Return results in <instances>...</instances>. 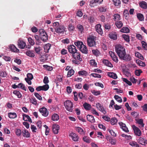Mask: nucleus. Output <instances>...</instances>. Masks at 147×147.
Listing matches in <instances>:
<instances>
[{
	"mask_svg": "<svg viewBox=\"0 0 147 147\" xmlns=\"http://www.w3.org/2000/svg\"><path fill=\"white\" fill-rule=\"evenodd\" d=\"M120 59L122 60H123L125 61H130L131 59V56L128 54H126V52L125 54L121 57Z\"/></svg>",
	"mask_w": 147,
	"mask_h": 147,
	"instance_id": "obj_12",
	"label": "nucleus"
},
{
	"mask_svg": "<svg viewBox=\"0 0 147 147\" xmlns=\"http://www.w3.org/2000/svg\"><path fill=\"white\" fill-rule=\"evenodd\" d=\"M67 47L68 51L70 53L73 54L78 51L76 47L73 45H69Z\"/></svg>",
	"mask_w": 147,
	"mask_h": 147,
	"instance_id": "obj_9",
	"label": "nucleus"
},
{
	"mask_svg": "<svg viewBox=\"0 0 147 147\" xmlns=\"http://www.w3.org/2000/svg\"><path fill=\"white\" fill-rule=\"evenodd\" d=\"M115 25L117 27L119 28H121L123 26V24L122 22L120 21H118L115 22Z\"/></svg>",
	"mask_w": 147,
	"mask_h": 147,
	"instance_id": "obj_37",
	"label": "nucleus"
},
{
	"mask_svg": "<svg viewBox=\"0 0 147 147\" xmlns=\"http://www.w3.org/2000/svg\"><path fill=\"white\" fill-rule=\"evenodd\" d=\"M109 54L112 60L116 63H117L118 61V59L117 57L115 55V53L111 51H110L109 52Z\"/></svg>",
	"mask_w": 147,
	"mask_h": 147,
	"instance_id": "obj_10",
	"label": "nucleus"
},
{
	"mask_svg": "<svg viewBox=\"0 0 147 147\" xmlns=\"http://www.w3.org/2000/svg\"><path fill=\"white\" fill-rule=\"evenodd\" d=\"M83 140L87 143H90V140L89 138L86 136H84L83 138Z\"/></svg>",
	"mask_w": 147,
	"mask_h": 147,
	"instance_id": "obj_60",
	"label": "nucleus"
},
{
	"mask_svg": "<svg viewBox=\"0 0 147 147\" xmlns=\"http://www.w3.org/2000/svg\"><path fill=\"white\" fill-rule=\"evenodd\" d=\"M142 72V71L140 69H137L135 71V75L138 76H140V74Z\"/></svg>",
	"mask_w": 147,
	"mask_h": 147,
	"instance_id": "obj_62",
	"label": "nucleus"
},
{
	"mask_svg": "<svg viewBox=\"0 0 147 147\" xmlns=\"http://www.w3.org/2000/svg\"><path fill=\"white\" fill-rule=\"evenodd\" d=\"M98 11L100 12H104L106 11L107 8L106 6H101L98 8Z\"/></svg>",
	"mask_w": 147,
	"mask_h": 147,
	"instance_id": "obj_43",
	"label": "nucleus"
},
{
	"mask_svg": "<svg viewBox=\"0 0 147 147\" xmlns=\"http://www.w3.org/2000/svg\"><path fill=\"white\" fill-rule=\"evenodd\" d=\"M39 34L41 40L43 42H47L48 40V36L46 32L42 29H41L39 30Z\"/></svg>",
	"mask_w": 147,
	"mask_h": 147,
	"instance_id": "obj_5",
	"label": "nucleus"
},
{
	"mask_svg": "<svg viewBox=\"0 0 147 147\" xmlns=\"http://www.w3.org/2000/svg\"><path fill=\"white\" fill-rule=\"evenodd\" d=\"M136 63L139 66L142 67H144L146 66L144 62H142L139 59L136 60Z\"/></svg>",
	"mask_w": 147,
	"mask_h": 147,
	"instance_id": "obj_39",
	"label": "nucleus"
},
{
	"mask_svg": "<svg viewBox=\"0 0 147 147\" xmlns=\"http://www.w3.org/2000/svg\"><path fill=\"white\" fill-rule=\"evenodd\" d=\"M18 88H20L25 91L26 90V88L24 85L22 83H20L18 84Z\"/></svg>",
	"mask_w": 147,
	"mask_h": 147,
	"instance_id": "obj_51",
	"label": "nucleus"
},
{
	"mask_svg": "<svg viewBox=\"0 0 147 147\" xmlns=\"http://www.w3.org/2000/svg\"><path fill=\"white\" fill-rule=\"evenodd\" d=\"M35 40L36 44V45L38 44L39 43L41 42L40 38V36L37 35H35L33 36Z\"/></svg>",
	"mask_w": 147,
	"mask_h": 147,
	"instance_id": "obj_30",
	"label": "nucleus"
},
{
	"mask_svg": "<svg viewBox=\"0 0 147 147\" xmlns=\"http://www.w3.org/2000/svg\"><path fill=\"white\" fill-rule=\"evenodd\" d=\"M74 26L71 24H69L68 25V30L70 31H73L74 29Z\"/></svg>",
	"mask_w": 147,
	"mask_h": 147,
	"instance_id": "obj_61",
	"label": "nucleus"
},
{
	"mask_svg": "<svg viewBox=\"0 0 147 147\" xmlns=\"http://www.w3.org/2000/svg\"><path fill=\"white\" fill-rule=\"evenodd\" d=\"M103 63L105 65L111 67H113L112 64L108 60L103 59L102 61Z\"/></svg>",
	"mask_w": 147,
	"mask_h": 147,
	"instance_id": "obj_24",
	"label": "nucleus"
},
{
	"mask_svg": "<svg viewBox=\"0 0 147 147\" xmlns=\"http://www.w3.org/2000/svg\"><path fill=\"white\" fill-rule=\"evenodd\" d=\"M109 36L110 38L114 40H116L117 38V34L116 32H111L109 34Z\"/></svg>",
	"mask_w": 147,
	"mask_h": 147,
	"instance_id": "obj_20",
	"label": "nucleus"
},
{
	"mask_svg": "<svg viewBox=\"0 0 147 147\" xmlns=\"http://www.w3.org/2000/svg\"><path fill=\"white\" fill-rule=\"evenodd\" d=\"M138 142L139 144L142 145H144L145 144H147V141L146 140H145L142 138H140L138 139Z\"/></svg>",
	"mask_w": 147,
	"mask_h": 147,
	"instance_id": "obj_25",
	"label": "nucleus"
},
{
	"mask_svg": "<svg viewBox=\"0 0 147 147\" xmlns=\"http://www.w3.org/2000/svg\"><path fill=\"white\" fill-rule=\"evenodd\" d=\"M13 94L16 95L19 98H21L22 97V95L20 93L18 90L14 91L13 92Z\"/></svg>",
	"mask_w": 147,
	"mask_h": 147,
	"instance_id": "obj_49",
	"label": "nucleus"
},
{
	"mask_svg": "<svg viewBox=\"0 0 147 147\" xmlns=\"http://www.w3.org/2000/svg\"><path fill=\"white\" fill-rule=\"evenodd\" d=\"M130 145L133 147H140L138 144L135 141H132L129 143Z\"/></svg>",
	"mask_w": 147,
	"mask_h": 147,
	"instance_id": "obj_48",
	"label": "nucleus"
},
{
	"mask_svg": "<svg viewBox=\"0 0 147 147\" xmlns=\"http://www.w3.org/2000/svg\"><path fill=\"white\" fill-rule=\"evenodd\" d=\"M74 73V71L73 69H70L69 70L67 73V77H71L73 75Z\"/></svg>",
	"mask_w": 147,
	"mask_h": 147,
	"instance_id": "obj_44",
	"label": "nucleus"
},
{
	"mask_svg": "<svg viewBox=\"0 0 147 147\" xmlns=\"http://www.w3.org/2000/svg\"><path fill=\"white\" fill-rule=\"evenodd\" d=\"M52 127L53 133L55 134H57L59 129V125L56 124H54L53 125Z\"/></svg>",
	"mask_w": 147,
	"mask_h": 147,
	"instance_id": "obj_14",
	"label": "nucleus"
},
{
	"mask_svg": "<svg viewBox=\"0 0 147 147\" xmlns=\"http://www.w3.org/2000/svg\"><path fill=\"white\" fill-rule=\"evenodd\" d=\"M96 37L94 36H90L87 39L88 45L90 47H93L95 46L96 42L95 39Z\"/></svg>",
	"mask_w": 147,
	"mask_h": 147,
	"instance_id": "obj_4",
	"label": "nucleus"
},
{
	"mask_svg": "<svg viewBox=\"0 0 147 147\" xmlns=\"http://www.w3.org/2000/svg\"><path fill=\"white\" fill-rule=\"evenodd\" d=\"M52 120L53 121H57L59 119V117L58 115L56 113H54L53 114L52 116Z\"/></svg>",
	"mask_w": 147,
	"mask_h": 147,
	"instance_id": "obj_35",
	"label": "nucleus"
},
{
	"mask_svg": "<svg viewBox=\"0 0 147 147\" xmlns=\"http://www.w3.org/2000/svg\"><path fill=\"white\" fill-rule=\"evenodd\" d=\"M76 130L78 131L80 134H83L84 132L83 129L80 127H75Z\"/></svg>",
	"mask_w": 147,
	"mask_h": 147,
	"instance_id": "obj_36",
	"label": "nucleus"
},
{
	"mask_svg": "<svg viewBox=\"0 0 147 147\" xmlns=\"http://www.w3.org/2000/svg\"><path fill=\"white\" fill-rule=\"evenodd\" d=\"M117 120L115 117L112 118L111 120V125H113L117 123Z\"/></svg>",
	"mask_w": 147,
	"mask_h": 147,
	"instance_id": "obj_42",
	"label": "nucleus"
},
{
	"mask_svg": "<svg viewBox=\"0 0 147 147\" xmlns=\"http://www.w3.org/2000/svg\"><path fill=\"white\" fill-rule=\"evenodd\" d=\"M22 135L25 137L29 138L30 136V134L28 131L25 129L22 131Z\"/></svg>",
	"mask_w": 147,
	"mask_h": 147,
	"instance_id": "obj_28",
	"label": "nucleus"
},
{
	"mask_svg": "<svg viewBox=\"0 0 147 147\" xmlns=\"http://www.w3.org/2000/svg\"><path fill=\"white\" fill-rule=\"evenodd\" d=\"M129 29L127 27H123L120 30L121 32L125 33L129 32Z\"/></svg>",
	"mask_w": 147,
	"mask_h": 147,
	"instance_id": "obj_40",
	"label": "nucleus"
},
{
	"mask_svg": "<svg viewBox=\"0 0 147 147\" xmlns=\"http://www.w3.org/2000/svg\"><path fill=\"white\" fill-rule=\"evenodd\" d=\"M142 46V47L144 49L147 50V44L144 41H142L141 42Z\"/></svg>",
	"mask_w": 147,
	"mask_h": 147,
	"instance_id": "obj_57",
	"label": "nucleus"
},
{
	"mask_svg": "<svg viewBox=\"0 0 147 147\" xmlns=\"http://www.w3.org/2000/svg\"><path fill=\"white\" fill-rule=\"evenodd\" d=\"M8 116L10 118L13 119L17 117V114L15 113H10L8 114Z\"/></svg>",
	"mask_w": 147,
	"mask_h": 147,
	"instance_id": "obj_38",
	"label": "nucleus"
},
{
	"mask_svg": "<svg viewBox=\"0 0 147 147\" xmlns=\"http://www.w3.org/2000/svg\"><path fill=\"white\" fill-rule=\"evenodd\" d=\"M79 74L80 75L86 76L88 74V73L86 71L83 70L82 71H80L78 72Z\"/></svg>",
	"mask_w": 147,
	"mask_h": 147,
	"instance_id": "obj_58",
	"label": "nucleus"
},
{
	"mask_svg": "<svg viewBox=\"0 0 147 147\" xmlns=\"http://www.w3.org/2000/svg\"><path fill=\"white\" fill-rule=\"evenodd\" d=\"M140 6L142 8L146 9L147 8V3L145 1H142L139 4Z\"/></svg>",
	"mask_w": 147,
	"mask_h": 147,
	"instance_id": "obj_33",
	"label": "nucleus"
},
{
	"mask_svg": "<svg viewBox=\"0 0 147 147\" xmlns=\"http://www.w3.org/2000/svg\"><path fill=\"white\" fill-rule=\"evenodd\" d=\"M77 29L80 33H82L84 30L83 26L81 24H78L77 25Z\"/></svg>",
	"mask_w": 147,
	"mask_h": 147,
	"instance_id": "obj_22",
	"label": "nucleus"
},
{
	"mask_svg": "<svg viewBox=\"0 0 147 147\" xmlns=\"http://www.w3.org/2000/svg\"><path fill=\"white\" fill-rule=\"evenodd\" d=\"M92 52L93 54L96 56H98L100 53V51L97 49L92 50Z\"/></svg>",
	"mask_w": 147,
	"mask_h": 147,
	"instance_id": "obj_46",
	"label": "nucleus"
},
{
	"mask_svg": "<svg viewBox=\"0 0 147 147\" xmlns=\"http://www.w3.org/2000/svg\"><path fill=\"white\" fill-rule=\"evenodd\" d=\"M53 26L57 33L63 34L65 31L66 28L63 25L60 24L59 22H54Z\"/></svg>",
	"mask_w": 147,
	"mask_h": 147,
	"instance_id": "obj_1",
	"label": "nucleus"
},
{
	"mask_svg": "<svg viewBox=\"0 0 147 147\" xmlns=\"http://www.w3.org/2000/svg\"><path fill=\"white\" fill-rule=\"evenodd\" d=\"M23 119L25 121H28L30 123L32 122V119L30 116L27 115L23 114L22 115Z\"/></svg>",
	"mask_w": 147,
	"mask_h": 147,
	"instance_id": "obj_17",
	"label": "nucleus"
},
{
	"mask_svg": "<svg viewBox=\"0 0 147 147\" xmlns=\"http://www.w3.org/2000/svg\"><path fill=\"white\" fill-rule=\"evenodd\" d=\"M113 1L114 5L116 6H118L121 3L120 0H113Z\"/></svg>",
	"mask_w": 147,
	"mask_h": 147,
	"instance_id": "obj_50",
	"label": "nucleus"
},
{
	"mask_svg": "<svg viewBox=\"0 0 147 147\" xmlns=\"http://www.w3.org/2000/svg\"><path fill=\"white\" fill-rule=\"evenodd\" d=\"M135 56L136 57H138L140 59H141L142 60H143L144 58L143 56L140 54L139 53L137 52V53H135Z\"/></svg>",
	"mask_w": 147,
	"mask_h": 147,
	"instance_id": "obj_52",
	"label": "nucleus"
},
{
	"mask_svg": "<svg viewBox=\"0 0 147 147\" xmlns=\"http://www.w3.org/2000/svg\"><path fill=\"white\" fill-rule=\"evenodd\" d=\"M113 19L115 21L120 20L121 19L120 15L117 13L115 14L113 16Z\"/></svg>",
	"mask_w": 147,
	"mask_h": 147,
	"instance_id": "obj_34",
	"label": "nucleus"
},
{
	"mask_svg": "<svg viewBox=\"0 0 147 147\" xmlns=\"http://www.w3.org/2000/svg\"><path fill=\"white\" fill-rule=\"evenodd\" d=\"M87 120L89 122L91 123H94L95 122V119L94 117L91 115H88L86 116Z\"/></svg>",
	"mask_w": 147,
	"mask_h": 147,
	"instance_id": "obj_21",
	"label": "nucleus"
},
{
	"mask_svg": "<svg viewBox=\"0 0 147 147\" xmlns=\"http://www.w3.org/2000/svg\"><path fill=\"white\" fill-rule=\"evenodd\" d=\"M16 135L18 136H19L22 134L21 131L20 129H16L15 131Z\"/></svg>",
	"mask_w": 147,
	"mask_h": 147,
	"instance_id": "obj_64",
	"label": "nucleus"
},
{
	"mask_svg": "<svg viewBox=\"0 0 147 147\" xmlns=\"http://www.w3.org/2000/svg\"><path fill=\"white\" fill-rule=\"evenodd\" d=\"M51 45L50 44H48L46 45L44 47V49L45 52L46 53H48L49 52V51L50 49Z\"/></svg>",
	"mask_w": 147,
	"mask_h": 147,
	"instance_id": "obj_32",
	"label": "nucleus"
},
{
	"mask_svg": "<svg viewBox=\"0 0 147 147\" xmlns=\"http://www.w3.org/2000/svg\"><path fill=\"white\" fill-rule=\"evenodd\" d=\"M122 37L127 42L129 41V37L128 35L123 34Z\"/></svg>",
	"mask_w": 147,
	"mask_h": 147,
	"instance_id": "obj_47",
	"label": "nucleus"
},
{
	"mask_svg": "<svg viewBox=\"0 0 147 147\" xmlns=\"http://www.w3.org/2000/svg\"><path fill=\"white\" fill-rule=\"evenodd\" d=\"M115 51L120 58L124 54H125V49L120 45H118L116 46Z\"/></svg>",
	"mask_w": 147,
	"mask_h": 147,
	"instance_id": "obj_2",
	"label": "nucleus"
},
{
	"mask_svg": "<svg viewBox=\"0 0 147 147\" xmlns=\"http://www.w3.org/2000/svg\"><path fill=\"white\" fill-rule=\"evenodd\" d=\"M74 44L78 48H79V49H81V48H82L83 45H84L83 42L81 41H78L77 42H74Z\"/></svg>",
	"mask_w": 147,
	"mask_h": 147,
	"instance_id": "obj_23",
	"label": "nucleus"
},
{
	"mask_svg": "<svg viewBox=\"0 0 147 147\" xmlns=\"http://www.w3.org/2000/svg\"><path fill=\"white\" fill-rule=\"evenodd\" d=\"M80 51L83 53L86 54L88 53V50L86 46L84 45H83L82 48H81V49H79Z\"/></svg>",
	"mask_w": 147,
	"mask_h": 147,
	"instance_id": "obj_29",
	"label": "nucleus"
},
{
	"mask_svg": "<svg viewBox=\"0 0 147 147\" xmlns=\"http://www.w3.org/2000/svg\"><path fill=\"white\" fill-rule=\"evenodd\" d=\"M101 26L100 24H97L95 26V28L96 31L100 34H102L103 31L101 28Z\"/></svg>",
	"mask_w": 147,
	"mask_h": 147,
	"instance_id": "obj_15",
	"label": "nucleus"
},
{
	"mask_svg": "<svg viewBox=\"0 0 147 147\" xmlns=\"http://www.w3.org/2000/svg\"><path fill=\"white\" fill-rule=\"evenodd\" d=\"M137 18L140 21H144V17L143 15L141 13H138L137 14Z\"/></svg>",
	"mask_w": 147,
	"mask_h": 147,
	"instance_id": "obj_26",
	"label": "nucleus"
},
{
	"mask_svg": "<svg viewBox=\"0 0 147 147\" xmlns=\"http://www.w3.org/2000/svg\"><path fill=\"white\" fill-rule=\"evenodd\" d=\"M133 128L135 135L140 136L141 135V132L140 129L134 125L133 126Z\"/></svg>",
	"mask_w": 147,
	"mask_h": 147,
	"instance_id": "obj_11",
	"label": "nucleus"
},
{
	"mask_svg": "<svg viewBox=\"0 0 147 147\" xmlns=\"http://www.w3.org/2000/svg\"><path fill=\"white\" fill-rule=\"evenodd\" d=\"M69 136L72 138V140L74 141H77L78 140V136L75 133L72 132L69 134Z\"/></svg>",
	"mask_w": 147,
	"mask_h": 147,
	"instance_id": "obj_16",
	"label": "nucleus"
},
{
	"mask_svg": "<svg viewBox=\"0 0 147 147\" xmlns=\"http://www.w3.org/2000/svg\"><path fill=\"white\" fill-rule=\"evenodd\" d=\"M84 109L86 110H89L91 108V106L90 104L85 102L83 105Z\"/></svg>",
	"mask_w": 147,
	"mask_h": 147,
	"instance_id": "obj_41",
	"label": "nucleus"
},
{
	"mask_svg": "<svg viewBox=\"0 0 147 147\" xmlns=\"http://www.w3.org/2000/svg\"><path fill=\"white\" fill-rule=\"evenodd\" d=\"M106 139L107 140L109 141L110 143L112 144L115 145V144L116 141L114 138L108 136L106 137Z\"/></svg>",
	"mask_w": 147,
	"mask_h": 147,
	"instance_id": "obj_19",
	"label": "nucleus"
},
{
	"mask_svg": "<svg viewBox=\"0 0 147 147\" xmlns=\"http://www.w3.org/2000/svg\"><path fill=\"white\" fill-rule=\"evenodd\" d=\"M9 48L12 51L16 53H19L20 52L19 50L14 45H11L9 46Z\"/></svg>",
	"mask_w": 147,
	"mask_h": 147,
	"instance_id": "obj_18",
	"label": "nucleus"
},
{
	"mask_svg": "<svg viewBox=\"0 0 147 147\" xmlns=\"http://www.w3.org/2000/svg\"><path fill=\"white\" fill-rule=\"evenodd\" d=\"M120 59L122 60H123L125 61H130L131 59V56L128 54H126V52L125 54L121 57Z\"/></svg>",
	"mask_w": 147,
	"mask_h": 147,
	"instance_id": "obj_13",
	"label": "nucleus"
},
{
	"mask_svg": "<svg viewBox=\"0 0 147 147\" xmlns=\"http://www.w3.org/2000/svg\"><path fill=\"white\" fill-rule=\"evenodd\" d=\"M108 74L109 77L113 78L114 79H116L117 78L116 74L113 72H108Z\"/></svg>",
	"mask_w": 147,
	"mask_h": 147,
	"instance_id": "obj_31",
	"label": "nucleus"
},
{
	"mask_svg": "<svg viewBox=\"0 0 147 147\" xmlns=\"http://www.w3.org/2000/svg\"><path fill=\"white\" fill-rule=\"evenodd\" d=\"M30 102L32 104L34 105H36L37 103V101L34 97L32 98L30 100Z\"/></svg>",
	"mask_w": 147,
	"mask_h": 147,
	"instance_id": "obj_55",
	"label": "nucleus"
},
{
	"mask_svg": "<svg viewBox=\"0 0 147 147\" xmlns=\"http://www.w3.org/2000/svg\"><path fill=\"white\" fill-rule=\"evenodd\" d=\"M28 40L31 45L33 46L35 44V42L34 40L31 37H29L28 38Z\"/></svg>",
	"mask_w": 147,
	"mask_h": 147,
	"instance_id": "obj_53",
	"label": "nucleus"
},
{
	"mask_svg": "<svg viewBox=\"0 0 147 147\" xmlns=\"http://www.w3.org/2000/svg\"><path fill=\"white\" fill-rule=\"evenodd\" d=\"M42 90L46 91L48 90L49 88V85L47 84H45L44 85L42 86Z\"/></svg>",
	"mask_w": 147,
	"mask_h": 147,
	"instance_id": "obj_56",
	"label": "nucleus"
},
{
	"mask_svg": "<svg viewBox=\"0 0 147 147\" xmlns=\"http://www.w3.org/2000/svg\"><path fill=\"white\" fill-rule=\"evenodd\" d=\"M91 92L94 95L97 96L100 94V91H96L94 90L91 91Z\"/></svg>",
	"mask_w": 147,
	"mask_h": 147,
	"instance_id": "obj_59",
	"label": "nucleus"
},
{
	"mask_svg": "<svg viewBox=\"0 0 147 147\" xmlns=\"http://www.w3.org/2000/svg\"><path fill=\"white\" fill-rule=\"evenodd\" d=\"M72 56L74 59L72 60L73 63L78 65L80 63V62L82 61V58L80 57V54L77 52L72 54Z\"/></svg>",
	"mask_w": 147,
	"mask_h": 147,
	"instance_id": "obj_3",
	"label": "nucleus"
},
{
	"mask_svg": "<svg viewBox=\"0 0 147 147\" xmlns=\"http://www.w3.org/2000/svg\"><path fill=\"white\" fill-rule=\"evenodd\" d=\"M114 98L118 102H122V98L118 95H115L114 96Z\"/></svg>",
	"mask_w": 147,
	"mask_h": 147,
	"instance_id": "obj_54",
	"label": "nucleus"
},
{
	"mask_svg": "<svg viewBox=\"0 0 147 147\" xmlns=\"http://www.w3.org/2000/svg\"><path fill=\"white\" fill-rule=\"evenodd\" d=\"M26 54L30 57H34L35 56L34 54L32 52V51L28 50L26 52Z\"/></svg>",
	"mask_w": 147,
	"mask_h": 147,
	"instance_id": "obj_27",
	"label": "nucleus"
},
{
	"mask_svg": "<svg viewBox=\"0 0 147 147\" xmlns=\"http://www.w3.org/2000/svg\"><path fill=\"white\" fill-rule=\"evenodd\" d=\"M41 47H34V49L36 53L39 54H40V51L41 50Z\"/></svg>",
	"mask_w": 147,
	"mask_h": 147,
	"instance_id": "obj_63",
	"label": "nucleus"
},
{
	"mask_svg": "<svg viewBox=\"0 0 147 147\" xmlns=\"http://www.w3.org/2000/svg\"><path fill=\"white\" fill-rule=\"evenodd\" d=\"M39 111L42 115L44 117H47L48 115L49 111L45 107H42L39 109Z\"/></svg>",
	"mask_w": 147,
	"mask_h": 147,
	"instance_id": "obj_7",
	"label": "nucleus"
},
{
	"mask_svg": "<svg viewBox=\"0 0 147 147\" xmlns=\"http://www.w3.org/2000/svg\"><path fill=\"white\" fill-rule=\"evenodd\" d=\"M123 15L125 16L126 19H128L129 18V13L127 9H125L123 11Z\"/></svg>",
	"mask_w": 147,
	"mask_h": 147,
	"instance_id": "obj_45",
	"label": "nucleus"
},
{
	"mask_svg": "<svg viewBox=\"0 0 147 147\" xmlns=\"http://www.w3.org/2000/svg\"><path fill=\"white\" fill-rule=\"evenodd\" d=\"M64 105L66 109L68 111L72 112L73 104L72 102L69 100H67L64 102Z\"/></svg>",
	"mask_w": 147,
	"mask_h": 147,
	"instance_id": "obj_6",
	"label": "nucleus"
},
{
	"mask_svg": "<svg viewBox=\"0 0 147 147\" xmlns=\"http://www.w3.org/2000/svg\"><path fill=\"white\" fill-rule=\"evenodd\" d=\"M18 46L21 49H23L26 46V43L22 39H19L18 41Z\"/></svg>",
	"mask_w": 147,
	"mask_h": 147,
	"instance_id": "obj_8",
	"label": "nucleus"
}]
</instances>
